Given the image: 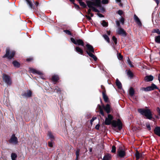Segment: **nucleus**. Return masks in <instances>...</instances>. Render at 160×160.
<instances>
[{
  "label": "nucleus",
  "mask_w": 160,
  "mask_h": 160,
  "mask_svg": "<svg viewBox=\"0 0 160 160\" xmlns=\"http://www.w3.org/2000/svg\"><path fill=\"white\" fill-rule=\"evenodd\" d=\"M105 119L104 121V124L106 125H110L112 124V126L114 127L118 126V129L120 131L122 128V123L119 119H118L117 121L112 120L113 119V116L110 114H108V117H105Z\"/></svg>",
  "instance_id": "obj_1"
},
{
  "label": "nucleus",
  "mask_w": 160,
  "mask_h": 160,
  "mask_svg": "<svg viewBox=\"0 0 160 160\" xmlns=\"http://www.w3.org/2000/svg\"><path fill=\"white\" fill-rule=\"evenodd\" d=\"M86 48H84V50L87 53L90 57L92 58L95 61L97 60V57L93 53H94V50L93 47L89 44L86 45Z\"/></svg>",
  "instance_id": "obj_2"
},
{
  "label": "nucleus",
  "mask_w": 160,
  "mask_h": 160,
  "mask_svg": "<svg viewBox=\"0 0 160 160\" xmlns=\"http://www.w3.org/2000/svg\"><path fill=\"white\" fill-rule=\"evenodd\" d=\"M98 106L99 108V113L102 116L105 117V116L103 109L108 114H109L112 110L110 105L108 104H107L105 106L104 104H102V106L99 105H98Z\"/></svg>",
  "instance_id": "obj_3"
},
{
  "label": "nucleus",
  "mask_w": 160,
  "mask_h": 160,
  "mask_svg": "<svg viewBox=\"0 0 160 160\" xmlns=\"http://www.w3.org/2000/svg\"><path fill=\"white\" fill-rule=\"evenodd\" d=\"M138 112L143 116H145L146 118L149 120L154 119L152 118V112L150 109H145L144 108H139Z\"/></svg>",
  "instance_id": "obj_4"
},
{
  "label": "nucleus",
  "mask_w": 160,
  "mask_h": 160,
  "mask_svg": "<svg viewBox=\"0 0 160 160\" xmlns=\"http://www.w3.org/2000/svg\"><path fill=\"white\" fill-rule=\"evenodd\" d=\"M16 54L15 51H10L9 48H7L6 50V53L3 55L2 58H7L8 60H11L13 58Z\"/></svg>",
  "instance_id": "obj_5"
},
{
  "label": "nucleus",
  "mask_w": 160,
  "mask_h": 160,
  "mask_svg": "<svg viewBox=\"0 0 160 160\" xmlns=\"http://www.w3.org/2000/svg\"><path fill=\"white\" fill-rule=\"evenodd\" d=\"M70 40L74 44L77 45L78 46H81L85 48L84 43L82 39H77L75 40L73 38H71Z\"/></svg>",
  "instance_id": "obj_6"
},
{
  "label": "nucleus",
  "mask_w": 160,
  "mask_h": 160,
  "mask_svg": "<svg viewBox=\"0 0 160 160\" xmlns=\"http://www.w3.org/2000/svg\"><path fill=\"white\" fill-rule=\"evenodd\" d=\"M2 78L5 82L8 85L10 86L12 84V80L10 77L8 75L3 73L2 74Z\"/></svg>",
  "instance_id": "obj_7"
},
{
  "label": "nucleus",
  "mask_w": 160,
  "mask_h": 160,
  "mask_svg": "<svg viewBox=\"0 0 160 160\" xmlns=\"http://www.w3.org/2000/svg\"><path fill=\"white\" fill-rule=\"evenodd\" d=\"M158 89V88L154 83H152L151 86L146 88H142V89L145 92H148L153 90L154 89Z\"/></svg>",
  "instance_id": "obj_8"
},
{
  "label": "nucleus",
  "mask_w": 160,
  "mask_h": 160,
  "mask_svg": "<svg viewBox=\"0 0 160 160\" xmlns=\"http://www.w3.org/2000/svg\"><path fill=\"white\" fill-rule=\"evenodd\" d=\"M86 2L88 7L90 8H91L93 6L96 7L100 6V4L95 0L94 1H87Z\"/></svg>",
  "instance_id": "obj_9"
},
{
  "label": "nucleus",
  "mask_w": 160,
  "mask_h": 160,
  "mask_svg": "<svg viewBox=\"0 0 160 160\" xmlns=\"http://www.w3.org/2000/svg\"><path fill=\"white\" fill-rule=\"evenodd\" d=\"M117 155L120 158H124L126 156V153L125 150L122 147H120L117 151Z\"/></svg>",
  "instance_id": "obj_10"
},
{
  "label": "nucleus",
  "mask_w": 160,
  "mask_h": 160,
  "mask_svg": "<svg viewBox=\"0 0 160 160\" xmlns=\"http://www.w3.org/2000/svg\"><path fill=\"white\" fill-rule=\"evenodd\" d=\"M117 33L119 35H121L124 37H126L127 33L121 27L118 28L117 30Z\"/></svg>",
  "instance_id": "obj_11"
},
{
  "label": "nucleus",
  "mask_w": 160,
  "mask_h": 160,
  "mask_svg": "<svg viewBox=\"0 0 160 160\" xmlns=\"http://www.w3.org/2000/svg\"><path fill=\"white\" fill-rule=\"evenodd\" d=\"M8 142L10 143H12L14 144H17L18 143V138L15 136V134H13L9 140Z\"/></svg>",
  "instance_id": "obj_12"
},
{
  "label": "nucleus",
  "mask_w": 160,
  "mask_h": 160,
  "mask_svg": "<svg viewBox=\"0 0 160 160\" xmlns=\"http://www.w3.org/2000/svg\"><path fill=\"white\" fill-rule=\"evenodd\" d=\"M32 92L30 90H28L26 92L25 91L22 93L21 95L23 98H28L32 96Z\"/></svg>",
  "instance_id": "obj_13"
},
{
  "label": "nucleus",
  "mask_w": 160,
  "mask_h": 160,
  "mask_svg": "<svg viewBox=\"0 0 160 160\" xmlns=\"http://www.w3.org/2000/svg\"><path fill=\"white\" fill-rule=\"evenodd\" d=\"M133 18L134 21L136 22L138 25V26H142V23L136 14L134 15Z\"/></svg>",
  "instance_id": "obj_14"
},
{
  "label": "nucleus",
  "mask_w": 160,
  "mask_h": 160,
  "mask_svg": "<svg viewBox=\"0 0 160 160\" xmlns=\"http://www.w3.org/2000/svg\"><path fill=\"white\" fill-rule=\"evenodd\" d=\"M154 132L155 134L160 137V127L157 126L155 128Z\"/></svg>",
  "instance_id": "obj_15"
},
{
  "label": "nucleus",
  "mask_w": 160,
  "mask_h": 160,
  "mask_svg": "<svg viewBox=\"0 0 160 160\" xmlns=\"http://www.w3.org/2000/svg\"><path fill=\"white\" fill-rule=\"evenodd\" d=\"M153 77L151 75L147 76L144 78V81L146 82H150L153 80Z\"/></svg>",
  "instance_id": "obj_16"
},
{
  "label": "nucleus",
  "mask_w": 160,
  "mask_h": 160,
  "mask_svg": "<svg viewBox=\"0 0 160 160\" xmlns=\"http://www.w3.org/2000/svg\"><path fill=\"white\" fill-rule=\"evenodd\" d=\"M30 71L33 74H37L38 75H41L42 74V73L39 71L37 70L34 68H30Z\"/></svg>",
  "instance_id": "obj_17"
},
{
  "label": "nucleus",
  "mask_w": 160,
  "mask_h": 160,
  "mask_svg": "<svg viewBox=\"0 0 160 160\" xmlns=\"http://www.w3.org/2000/svg\"><path fill=\"white\" fill-rule=\"evenodd\" d=\"M75 50L76 52L81 54L83 55V51L82 49L81 48L77 46L75 48Z\"/></svg>",
  "instance_id": "obj_18"
},
{
  "label": "nucleus",
  "mask_w": 160,
  "mask_h": 160,
  "mask_svg": "<svg viewBox=\"0 0 160 160\" xmlns=\"http://www.w3.org/2000/svg\"><path fill=\"white\" fill-rule=\"evenodd\" d=\"M27 4L31 9H34L35 8L32 2L30 0H26Z\"/></svg>",
  "instance_id": "obj_19"
},
{
  "label": "nucleus",
  "mask_w": 160,
  "mask_h": 160,
  "mask_svg": "<svg viewBox=\"0 0 160 160\" xmlns=\"http://www.w3.org/2000/svg\"><path fill=\"white\" fill-rule=\"evenodd\" d=\"M59 79V77L58 75H54L52 77V80L53 82H57Z\"/></svg>",
  "instance_id": "obj_20"
},
{
  "label": "nucleus",
  "mask_w": 160,
  "mask_h": 160,
  "mask_svg": "<svg viewBox=\"0 0 160 160\" xmlns=\"http://www.w3.org/2000/svg\"><path fill=\"white\" fill-rule=\"evenodd\" d=\"M102 95L104 101L105 102H109V98L108 96L107 95L106 93H104V92H102Z\"/></svg>",
  "instance_id": "obj_21"
},
{
  "label": "nucleus",
  "mask_w": 160,
  "mask_h": 160,
  "mask_svg": "<svg viewBox=\"0 0 160 160\" xmlns=\"http://www.w3.org/2000/svg\"><path fill=\"white\" fill-rule=\"evenodd\" d=\"M12 63L14 66L15 68H19L20 66V63L16 60L13 61L12 62Z\"/></svg>",
  "instance_id": "obj_22"
},
{
  "label": "nucleus",
  "mask_w": 160,
  "mask_h": 160,
  "mask_svg": "<svg viewBox=\"0 0 160 160\" xmlns=\"http://www.w3.org/2000/svg\"><path fill=\"white\" fill-rule=\"evenodd\" d=\"M116 83L118 89H121L122 88V84L118 79L116 80Z\"/></svg>",
  "instance_id": "obj_23"
},
{
  "label": "nucleus",
  "mask_w": 160,
  "mask_h": 160,
  "mask_svg": "<svg viewBox=\"0 0 160 160\" xmlns=\"http://www.w3.org/2000/svg\"><path fill=\"white\" fill-rule=\"evenodd\" d=\"M129 95L132 97L133 96L135 93V91L133 88L132 87H131L129 90Z\"/></svg>",
  "instance_id": "obj_24"
},
{
  "label": "nucleus",
  "mask_w": 160,
  "mask_h": 160,
  "mask_svg": "<svg viewBox=\"0 0 160 160\" xmlns=\"http://www.w3.org/2000/svg\"><path fill=\"white\" fill-rule=\"evenodd\" d=\"M11 157L12 160H16L17 157V155L15 153L12 152L11 154Z\"/></svg>",
  "instance_id": "obj_25"
},
{
  "label": "nucleus",
  "mask_w": 160,
  "mask_h": 160,
  "mask_svg": "<svg viewBox=\"0 0 160 160\" xmlns=\"http://www.w3.org/2000/svg\"><path fill=\"white\" fill-rule=\"evenodd\" d=\"M155 41L157 43L160 44V35H158L155 37Z\"/></svg>",
  "instance_id": "obj_26"
},
{
  "label": "nucleus",
  "mask_w": 160,
  "mask_h": 160,
  "mask_svg": "<svg viewBox=\"0 0 160 160\" xmlns=\"http://www.w3.org/2000/svg\"><path fill=\"white\" fill-rule=\"evenodd\" d=\"M111 158V157L109 154L105 155L103 158L102 160H109Z\"/></svg>",
  "instance_id": "obj_27"
},
{
  "label": "nucleus",
  "mask_w": 160,
  "mask_h": 160,
  "mask_svg": "<svg viewBox=\"0 0 160 160\" xmlns=\"http://www.w3.org/2000/svg\"><path fill=\"white\" fill-rule=\"evenodd\" d=\"M140 153L137 150L135 154L136 160H138L140 158Z\"/></svg>",
  "instance_id": "obj_28"
},
{
  "label": "nucleus",
  "mask_w": 160,
  "mask_h": 160,
  "mask_svg": "<svg viewBox=\"0 0 160 160\" xmlns=\"http://www.w3.org/2000/svg\"><path fill=\"white\" fill-rule=\"evenodd\" d=\"M153 33H156L158 35H160V30L158 29H154L152 31Z\"/></svg>",
  "instance_id": "obj_29"
},
{
  "label": "nucleus",
  "mask_w": 160,
  "mask_h": 160,
  "mask_svg": "<svg viewBox=\"0 0 160 160\" xmlns=\"http://www.w3.org/2000/svg\"><path fill=\"white\" fill-rule=\"evenodd\" d=\"M79 3L80 5L82 7H83V8H86L87 5L84 2H83L82 1H81V2H79Z\"/></svg>",
  "instance_id": "obj_30"
},
{
  "label": "nucleus",
  "mask_w": 160,
  "mask_h": 160,
  "mask_svg": "<svg viewBox=\"0 0 160 160\" xmlns=\"http://www.w3.org/2000/svg\"><path fill=\"white\" fill-rule=\"evenodd\" d=\"M103 37L104 38V39L107 41L108 42H110V39L108 37L106 34H104L103 35Z\"/></svg>",
  "instance_id": "obj_31"
},
{
  "label": "nucleus",
  "mask_w": 160,
  "mask_h": 160,
  "mask_svg": "<svg viewBox=\"0 0 160 160\" xmlns=\"http://www.w3.org/2000/svg\"><path fill=\"white\" fill-rule=\"evenodd\" d=\"M96 7L100 8V9L101 11L102 12H103L105 11V8L104 7H102L101 5V2H100V6H96Z\"/></svg>",
  "instance_id": "obj_32"
},
{
  "label": "nucleus",
  "mask_w": 160,
  "mask_h": 160,
  "mask_svg": "<svg viewBox=\"0 0 160 160\" xmlns=\"http://www.w3.org/2000/svg\"><path fill=\"white\" fill-rule=\"evenodd\" d=\"M102 24L103 27H107L108 26V23L105 20H103L102 21Z\"/></svg>",
  "instance_id": "obj_33"
},
{
  "label": "nucleus",
  "mask_w": 160,
  "mask_h": 160,
  "mask_svg": "<svg viewBox=\"0 0 160 160\" xmlns=\"http://www.w3.org/2000/svg\"><path fill=\"white\" fill-rule=\"evenodd\" d=\"M127 74L130 78H132L133 76L132 72L130 70L128 71Z\"/></svg>",
  "instance_id": "obj_34"
},
{
  "label": "nucleus",
  "mask_w": 160,
  "mask_h": 160,
  "mask_svg": "<svg viewBox=\"0 0 160 160\" xmlns=\"http://www.w3.org/2000/svg\"><path fill=\"white\" fill-rule=\"evenodd\" d=\"M54 90H56V92H57L58 93H61V89L58 87H55Z\"/></svg>",
  "instance_id": "obj_35"
},
{
  "label": "nucleus",
  "mask_w": 160,
  "mask_h": 160,
  "mask_svg": "<svg viewBox=\"0 0 160 160\" xmlns=\"http://www.w3.org/2000/svg\"><path fill=\"white\" fill-rule=\"evenodd\" d=\"M63 32H65L66 34H67L68 35H71V36L72 35V33L69 30H64Z\"/></svg>",
  "instance_id": "obj_36"
},
{
  "label": "nucleus",
  "mask_w": 160,
  "mask_h": 160,
  "mask_svg": "<svg viewBox=\"0 0 160 160\" xmlns=\"http://www.w3.org/2000/svg\"><path fill=\"white\" fill-rule=\"evenodd\" d=\"M128 62V64L131 67H134V66L132 64L131 61L129 59V58H128V60H127Z\"/></svg>",
  "instance_id": "obj_37"
},
{
  "label": "nucleus",
  "mask_w": 160,
  "mask_h": 160,
  "mask_svg": "<svg viewBox=\"0 0 160 160\" xmlns=\"http://www.w3.org/2000/svg\"><path fill=\"white\" fill-rule=\"evenodd\" d=\"M91 9H92V11L93 12H99V11L98 10V9H97V8H96L95 7H92Z\"/></svg>",
  "instance_id": "obj_38"
},
{
  "label": "nucleus",
  "mask_w": 160,
  "mask_h": 160,
  "mask_svg": "<svg viewBox=\"0 0 160 160\" xmlns=\"http://www.w3.org/2000/svg\"><path fill=\"white\" fill-rule=\"evenodd\" d=\"M48 136L51 138L53 139L54 138V136H53L52 132H48Z\"/></svg>",
  "instance_id": "obj_39"
},
{
  "label": "nucleus",
  "mask_w": 160,
  "mask_h": 160,
  "mask_svg": "<svg viewBox=\"0 0 160 160\" xmlns=\"http://www.w3.org/2000/svg\"><path fill=\"white\" fill-rule=\"evenodd\" d=\"M116 152V147L115 146H112V147L111 152L112 153H115Z\"/></svg>",
  "instance_id": "obj_40"
},
{
  "label": "nucleus",
  "mask_w": 160,
  "mask_h": 160,
  "mask_svg": "<svg viewBox=\"0 0 160 160\" xmlns=\"http://www.w3.org/2000/svg\"><path fill=\"white\" fill-rule=\"evenodd\" d=\"M112 40L114 42L115 44H117V38L115 37V36H113L112 37Z\"/></svg>",
  "instance_id": "obj_41"
},
{
  "label": "nucleus",
  "mask_w": 160,
  "mask_h": 160,
  "mask_svg": "<svg viewBox=\"0 0 160 160\" xmlns=\"http://www.w3.org/2000/svg\"><path fill=\"white\" fill-rule=\"evenodd\" d=\"M101 2L102 4H108L109 1L108 0H102Z\"/></svg>",
  "instance_id": "obj_42"
},
{
  "label": "nucleus",
  "mask_w": 160,
  "mask_h": 160,
  "mask_svg": "<svg viewBox=\"0 0 160 160\" xmlns=\"http://www.w3.org/2000/svg\"><path fill=\"white\" fill-rule=\"evenodd\" d=\"M80 149H77L76 152V157H79V152H80Z\"/></svg>",
  "instance_id": "obj_43"
},
{
  "label": "nucleus",
  "mask_w": 160,
  "mask_h": 160,
  "mask_svg": "<svg viewBox=\"0 0 160 160\" xmlns=\"http://www.w3.org/2000/svg\"><path fill=\"white\" fill-rule=\"evenodd\" d=\"M74 6V7L75 8L78 9V10H79L80 9V8L79 7V6L78 5H77V4H76L75 3H74L73 4Z\"/></svg>",
  "instance_id": "obj_44"
},
{
  "label": "nucleus",
  "mask_w": 160,
  "mask_h": 160,
  "mask_svg": "<svg viewBox=\"0 0 160 160\" xmlns=\"http://www.w3.org/2000/svg\"><path fill=\"white\" fill-rule=\"evenodd\" d=\"M33 58L32 57H30L28 58H27L26 60L28 62H29L33 61Z\"/></svg>",
  "instance_id": "obj_45"
},
{
  "label": "nucleus",
  "mask_w": 160,
  "mask_h": 160,
  "mask_svg": "<svg viewBox=\"0 0 160 160\" xmlns=\"http://www.w3.org/2000/svg\"><path fill=\"white\" fill-rule=\"evenodd\" d=\"M101 88L103 90L102 92H104V93H106V91L105 87L103 85H101Z\"/></svg>",
  "instance_id": "obj_46"
},
{
  "label": "nucleus",
  "mask_w": 160,
  "mask_h": 160,
  "mask_svg": "<svg viewBox=\"0 0 160 160\" xmlns=\"http://www.w3.org/2000/svg\"><path fill=\"white\" fill-rule=\"evenodd\" d=\"M125 19L123 18H121L120 19V22L122 23V25H123Z\"/></svg>",
  "instance_id": "obj_47"
},
{
  "label": "nucleus",
  "mask_w": 160,
  "mask_h": 160,
  "mask_svg": "<svg viewBox=\"0 0 160 160\" xmlns=\"http://www.w3.org/2000/svg\"><path fill=\"white\" fill-rule=\"evenodd\" d=\"M116 22L118 28L121 27L119 21L117 20V21H116Z\"/></svg>",
  "instance_id": "obj_48"
},
{
  "label": "nucleus",
  "mask_w": 160,
  "mask_h": 160,
  "mask_svg": "<svg viewBox=\"0 0 160 160\" xmlns=\"http://www.w3.org/2000/svg\"><path fill=\"white\" fill-rule=\"evenodd\" d=\"M118 13L120 15H122L123 14V11L122 10H119L118 12Z\"/></svg>",
  "instance_id": "obj_49"
},
{
  "label": "nucleus",
  "mask_w": 160,
  "mask_h": 160,
  "mask_svg": "<svg viewBox=\"0 0 160 160\" xmlns=\"http://www.w3.org/2000/svg\"><path fill=\"white\" fill-rule=\"evenodd\" d=\"M123 58V56L121 55L120 53H119L118 55V58L119 60H121Z\"/></svg>",
  "instance_id": "obj_50"
},
{
  "label": "nucleus",
  "mask_w": 160,
  "mask_h": 160,
  "mask_svg": "<svg viewBox=\"0 0 160 160\" xmlns=\"http://www.w3.org/2000/svg\"><path fill=\"white\" fill-rule=\"evenodd\" d=\"M87 18V19H88V21H90L91 20H92V18L90 17L89 16L86 15L85 16Z\"/></svg>",
  "instance_id": "obj_51"
},
{
  "label": "nucleus",
  "mask_w": 160,
  "mask_h": 160,
  "mask_svg": "<svg viewBox=\"0 0 160 160\" xmlns=\"http://www.w3.org/2000/svg\"><path fill=\"white\" fill-rule=\"evenodd\" d=\"M146 126L148 130L150 131L151 130V128L149 124H146Z\"/></svg>",
  "instance_id": "obj_52"
},
{
  "label": "nucleus",
  "mask_w": 160,
  "mask_h": 160,
  "mask_svg": "<svg viewBox=\"0 0 160 160\" xmlns=\"http://www.w3.org/2000/svg\"><path fill=\"white\" fill-rule=\"evenodd\" d=\"M48 145L49 147L51 148H52L53 147L52 143L51 142H48Z\"/></svg>",
  "instance_id": "obj_53"
},
{
  "label": "nucleus",
  "mask_w": 160,
  "mask_h": 160,
  "mask_svg": "<svg viewBox=\"0 0 160 160\" xmlns=\"http://www.w3.org/2000/svg\"><path fill=\"white\" fill-rule=\"evenodd\" d=\"M156 110L158 114V115L160 116V108H159V107H157V108Z\"/></svg>",
  "instance_id": "obj_54"
},
{
  "label": "nucleus",
  "mask_w": 160,
  "mask_h": 160,
  "mask_svg": "<svg viewBox=\"0 0 160 160\" xmlns=\"http://www.w3.org/2000/svg\"><path fill=\"white\" fill-rule=\"evenodd\" d=\"M97 15L100 18H102V17H104V16L102 14H101L99 13L98 12V13H97Z\"/></svg>",
  "instance_id": "obj_55"
},
{
  "label": "nucleus",
  "mask_w": 160,
  "mask_h": 160,
  "mask_svg": "<svg viewBox=\"0 0 160 160\" xmlns=\"http://www.w3.org/2000/svg\"><path fill=\"white\" fill-rule=\"evenodd\" d=\"M100 127V125L99 124H97L95 127V128L97 130H98L99 129V128Z\"/></svg>",
  "instance_id": "obj_56"
},
{
  "label": "nucleus",
  "mask_w": 160,
  "mask_h": 160,
  "mask_svg": "<svg viewBox=\"0 0 160 160\" xmlns=\"http://www.w3.org/2000/svg\"><path fill=\"white\" fill-rule=\"evenodd\" d=\"M96 119V117H93L90 120V122L92 123L94 120Z\"/></svg>",
  "instance_id": "obj_57"
},
{
  "label": "nucleus",
  "mask_w": 160,
  "mask_h": 160,
  "mask_svg": "<svg viewBox=\"0 0 160 160\" xmlns=\"http://www.w3.org/2000/svg\"><path fill=\"white\" fill-rule=\"evenodd\" d=\"M91 8H89L88 11L87 13L88 14H91Z\"/></svg>",
  "instance_id": "obj_58"
},
{
  "label": "nucleus",
  "mask_w": 160,
  "mask_h": 160,
  "mask_svg": "<svg viewBox=\"0 0 160 160\" xmlns=\"http://www.w3.org/2000/svg\"><path fill=\"white\" fill-rule=\"evenodd\" d=\"M35 4L36 6V7H37L39 5V3L38 2L36 1L35 2Z\"/></svg>",
  "instance_id": "obj_59"
},
{
  "label": "nucleus",
  "mask_w": 160,
  "mask_h": 160,
  "mask_svg": "<svg viewBox=\"0 0 160 160\" xmlns=\"http://www.w3.org/2000/svg\"><path fill=\"white\" fill-rule=\"evenodd\" d=\"M155 2H156V3H157V4L158 5V4L159 2V1L158 0H154Z\"/></svg>",
  "instance_id": "obj_60"
},
{
  "label": "nucleus",
  "mask_w": 160,
  "mask_h": 160,
  "mask_svg": "<svg viewBox=\"0 0 160 160\" xmlns=\"http://www.w3.org/2000/svg\"><path fill=\"white\" fill-rule=\"evenodd\" d=\"M107 33L108 35H110L111 34V31H107Z\"/></svg>",
  "instance_id": "obj_61"
},
{
  "label": "nucleus",
  "mask_w": 160,
  "mask_h": 160,
  "mask_svg": "<svg viewBox=\"0 0 160 160\" xmlns=\"http://www.w3.org/2000/svg\"><path fill=\"white\" fill-rule=\"evenodd\" d=\"M70 2H72L73 4L74 3H75V0H69Z\"/></svg>",
  "instance_id": "obj_62"
},
{
  "label": "nucleus",
  "mask_w": 160,
  "mask_h": 160,
  "mask_svg": "<svg viewBox=\"0 0 160 160\" xmlns=\"http://www.w3.org/2000/svg\"><path fill=\"white\" fill-rule=\"evenodd\" d=\"M95 1H96V2L98 3L99 4H100V2H101V0H95Z\"/></svg>",
  "instance_id": "obj_63"
},
{
  "label": "nucleus",
  "mask_w": 160,
  "mask_h": 160,
  "mask_svg": "<svg viewBox=\"0 0 160 160\" xmlns=\"http://www.w3.org/2000/svg\"><path fill=\"white\" fill-rule=\"evenodd\" d=\"M158 80H160V74H159L158 75Z\"/></svg>",
  "instance_id": "obj_64"
}]
</instances>
